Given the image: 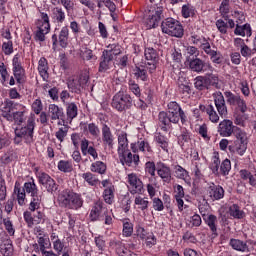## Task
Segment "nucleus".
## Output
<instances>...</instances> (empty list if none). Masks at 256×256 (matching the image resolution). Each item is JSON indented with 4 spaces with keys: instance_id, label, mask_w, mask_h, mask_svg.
I'll return each mask as SVG.
<instances>
[{
    "instance_id": "f257e3e1",
    "label": "nucleus",
    "mask_w": 256,
    "mask_h": 256,
    "mask_svg": "<svg viewBox=\"0 0 256 256\" xmlns=\"http://www.w3.org/2000/svg\"><path fill=\"white\" fill-rule=\"evenodd\" d=\"M181 122L182 125L188 123V116L176 101H170L167 104V111L158 113V125L161 130L167 132L172 127V124L177 125Z\"/></svg>"
},
{
    "instance_id": "f03ea898",
    "label": "nucleus",
    "mask_w": 256,
    "mask_h": 256,
    "mask_svg": "<svg viewBox=\"0 0 256 256\" xmlns=\"http://www.w3.org/2000/svg\"><path fill=\"white\" fill-rule=\"evenodd\" d=\"M12 71L13 75L10 77V74L7 70V67L4 63L0 65V75H1V83L4 87L15 86L16 82L18 85H23L26 82V70L21 62V58L19 54H16L12 60ZM16 79V82H15Z\"/></svg>"
},
{
    "instance_id": "7ed1b4c3",
    "label": "nucleus",
    "mask_w": 256,
    "mask_h": 256,
    "mask_svg": "<svg viewBox=\"0 0 256 256\" xmlns=\"http://www.w3.org/2000/svg\"><path fill=\"white\" fill-rule=\"evenodd\" d=\"M80 151H82V156L92 157V164H90V172L104 176L107 174V164L104 161L99 160V153L97 149L90 145V141L86 138L80 141Z\"/></svg>"
},
{
    "instance_id": "20e7f679",
    "label": "nucleus",
    "mask_w": 256,
    "mask_h": 256,
    "mask_svg": "<svg viewBox=\"0 0 256 256\" xmlns=\"http://www.w3.org/2000/svg\"><path fill=\"white\" fill-rule=\"evenodd\" d=\"M36 115L31 113L26 124L15 129V145L24 142L26 145H32L35 142Z\"/></svg>"
},
{
    "instance_id": "39448f33",
    "label": "nucleus",
    "mask_w": 256,
    "mask_h": 256,
    "mask_svg": "<svg viewBox=\"0 0 256 256\" xmlns=\"http://www.w3.org/2000/svg\"><path fill=\"white\" fill-rule=\"evenodd\" d=\"M58 205L63 209L78 211L83 207L84 199L81 193L71 189H64L58 194Z\"/></svg>"
},
{
    "instance_id": "423d86ee",
    "label": "nucleus",
    "mask_w": 256,
    "mask_h": 256,
    "mask_svg": "<svg viewBox=\"0 0 256 256\" xmlns=\"http://www.w3.org/2000/svg\"><path fill=\"white\" fill-rule=\"evenodd\" d=\"M114 213L112 209H108L105 202L98 200L94 202L92 210H90V220L92 222L104 221V225L111 226L113 225Z\"/></svg>"
},
{
    "instance_id": "0eeeda50",
    "label": "nucleus",
    "mask_w": 256,
    "mask_h": 256,
    "mask_svg": "<svg viewBox=\"0 0 256 256\" xmlns=\"http://www.w3.org/2000/svg\"><path fill=\"white\" fill-rule=\"evenodd\" d=\"M110 106L118 113H125L133 107V98L130 94L120 90L112 96Z\"/></svg>"
},
{
    "instance_id": "6e6552de",
    "label": "nucleus",
    "mask_w": 256,
    "mask_h": 256,
    "mask_svg": "<svg viewBox=\"0 0 256 256\" xmlns=\"http://www.w3.org/2000/svg\"><path fill=\"white\" fill-rule=\"evenodd\" d=\"M22 189L26 194L31 196V202L29 204V210L35 211L40 208L42 202V196L39 195V188L35 182V179L31 177V179L25 182L24 187Z\"/></svg>"
},
{
    "instance_id": "1a4fd4ad",
    "label": "nucleus",
    "mask_w": 256,
    "mask_h": 256,
    "mask_svg": "<svg viewBox=\"0 0 256 256\" xmlns=\"http://www.w3.org/2000/svg\"><path fill=\"white\" fill-rule=\"evenodd\" d=\"M161 31L174 38H182L184 36L183 25L174 18H166L161 22Z\"/></svg>"
},
{
    "instance_id": "9d476101",
    "label": "nucleus",
    "mask_w": 256,
    "mask_h": 256,
    "mask_svg": "<svg viewBox=\"0 0 256 256\" xmlns=\"http://www.w3.org/2000/svg\"><path fill=\"white\" fill-rule=\"evenodd\" d=\"M163 19V7L153 5L149 7L147 18L145 19L146 30L157 28Z\"/></svg>"
},
{
    "instance_id": "9b49d317",
    "label": "nucleus",
    "mask_w": 256,
    "mask_h": 256,
    "mask_svg": "<svg viewBox=\"0 0 256 256\" xmlns=\"http://www.w3.org/2000/svg\"><path fill=\"white\" fill-rule=\"evenodd\" d=\"M24 220L28 225V228L32 229L40 224H45L47 217L44 211L41 210V204L39 208L24 212Z\"/></svg>"
},
{
    "instance_id": "f8f14e48",
    "label": "nucleus",
    "mask_w": 256,
    "mask_h": 256,
    "mask_svg": "<svg viewBox=\"0 0 256 256\" xmlns=\"http://www.w3.org/2000/svg\"><path fill=\"white\" fill-rule=\"evenodd\" d=\"M89 81V76L85 74H80L78 76L68 77L66 80V86L70 93L80 95L82 88L87 85Z\"/></svg>"
},
{
    "instance_id": "ddd939ff",
    "label": "nucleus",
    "mask_w": 256,
    "mask_h": 256,
    "mask_svg": "<svg viewBox=\"0 0 256 256\" xmlns=\"http://www.w3.org/2000/svg\"><path fill=\"white\" fill-rule=\"evenodd\" d=\"M229 246L240 253H251L255 250L256 241L253 239L241 240L238 238H231L229 240Z\"/></svg>"
},
{
    "instance_id": "4468645a",
    "label": "nucleus",
    "mask_w": 256,
    "mask_h": 256,
    "mask_svg": "<svg viewBox=\"0 0 256 256\" xmlns=\"http://www.w3.org/2000/svg\"><path fill=\"white\" fill-rule=\"evenodd\" d=\"M156 69L157 66L154 63H144L143 65L136 66V68H134V78L141 82H148L149 74H153Z\"/></svg>"
},
{
    "instance_id": "2eb2a0df",
    "label": "nucleus",
    "mask_w": 256,
    "mask_h": 256,
    "mask_svg": "<svg viewBox=\"0 0 256 256\" xmlns=\"http://www.w3.org/2000/svg\"><path fill=\"white\" fill-rule=\"evenodd\" d=\"M58 46L66 49L69 46V28L68 26L62 27L60 33L52 34V50L56 51Z\"/></svg>"
},
{
    "instance_id": "dca6fc26",
    "label": "nucleus",
    "mask_w": 256,
    "mask_h": 256,
    "mask_svg": "<svg viewBox=\"0 0 256 256\" xmlns=\"http://www.w3.org/2000/svg\"><path fill=\"white\" fill-rule=\"evenodd\" d=\"M39 184L46 189V192L54 194L59 189V184L46 172H39L37 174Z\"/></svg>"
},
{
    "instance_id": "f3484780",
    "label": "nucleus",
    "mask_w": 256,
    "mask_h": 256,
    "mask_svg": "<svg viewBox=\"0 0 256 256\" xmlns=\"http://www.w3.org/2000/svg\"><path fill=\"white\" fill-rule=\"evenodd\" d=\"M127 182H128V190H130V194L143 195L145 193L143 181L137 175V173L132 172L128 174Z\"/></svg>"
},
{
    "instance_id": "a211bd4d",
    "label": "nucleus",
    "mask_w": 256,
    "mask_h": 256,
    "mask_svg": "<svg viewBox=\"0 0 256 256\" xmlns=\"http://www.w3.org/2000/svg\"><path fill=\"white\" fill-rule=\"evenodd\" d=\"M224 97L226 99V103L229 106H237L242 114H245L247 112V103L240 95H236L232 91L228 90L224 92Z\"/></svg>"
},
{
    "instance_id": "6ab92c4d",
    "label": "nucleus",
    "mask_w": 256,
    "mask_h": 256,
    "mask_svg": "<svg viewBox=\"0 0 256 256\" xmlns=\"http://www.w3.org/2000/svg\"><path fill=\"white\" fill-rule=\"evenodd\" d=\"M100 184H102V188H104V191H102L104 203L113 205L115 203V185L109 179L102 180Z\"/></svg>"
},
{
    "instance_id": "aec40b11",
    "label": "nucleus",
    "mask_w": 256,
    "mask_h": 256,
    "mask_svg": "<svg viewBox=\"0 0 256 256\" xmlns=\"http://www.w3.org/2000/svg\"><path fill=\"white\" fill-rule=\"evenodd\" d=\"M118 159H120V164L128 168H136L140 164L139 154H132L130 150L118 154Z\"/></svg>"
},
{
    "instance_id": "412c9836",
    "label": "nucleus",
    "mask_w": 256,
    "mask_h": 256,
    "mask_svg": "<svg viewBox=\"0 0 256 256\" xmlns=\"http://www.w3.org/2000/svg\"><path fill=\"white\" fill-rule=\"evenodd\" d=\"M189 69L191 72L197 73V74H203L207 71L213 72V66L210 63H206L200 58H194L192 57L189 60Z\"/></svg>"
},
{
    "instance_id": "4be33fe9",
    "label": "nucleus",
    "mask_w": 256,
    "mask_h": 256,
    "mask_svg": "<svg viewBox=\"0 0 256 256\" xmlns=\"http://www.w3.org/2000/svg\"><path fill=\"white\" fill-rule=\"evenodd\" d=\"M212 98L218 115L221 118H226L228 116V107L223 93L221 91H216L212 94Z\"/></svg>"
},
{
    "instance_id": "5701e85b",
    "label": "nucleus",
    "mask_w": 256,
    "mask_h": 256,
    "mask_svg": "<svg viewBox=\"0 0 256 256\" xmlns=\"http://www.w3.org/2000/svg\"><path fill=\"white\" fill-rule=\"evenodd\" d=\"M236 125L230 119H223L217 126V133L222 138H229L233 136Z\"/></svg>"
},
{
    "instance_id": "b1692460",
    "label": "nucleus",
    "mask_w": 256,
    "mask_h": 256,
    "mask_svg": "<svg viewBox=\"0 0 256 256\" xmlns=\"http://www.w3.org/2000/svg\"><path fill=\"white\" fill-rule=\"evenodd\" d=\"M110 249L116 251L118 256H138L135 252L128 249L125 244L118 238L110 239Z\"/></svg>"
},
{
    "instance_id": "393cba45",
    "label": "nucleus",
    "mask_w": 256,
    "mask_h": 256,
    "mask_svg": "<svg viewBox=\"0 0 256 256\" xmlns=\"http://www.w3.org/2000/svg\"><path fill=\"white\" fill-rule=\"evenodd\" d=\"M157 176L161 179L163 184H170L172 181L171 167L162 161H157Z\"/></svg>"
},
{
    "instance_id": "a878e982",
    "label": "nucleus",
    "mask_w": 256,
    "mask_h": 256,
    "mask_svg": "<svg viewBox=\"0 0 256 256\" xmlns=\"http://www.w3.org/2000/svg\"><path fill=\"white\" fill-rule=\"evenodd\" d=\"M48 117H50L51 121H60L63 124L66 123V114L64 112L63 107H60L57 104L48 105Z\"/></svg>"
},
{
    "instance_id": "bb28decb",
    "label": "nucleus",
    "mask_w": 256,
    "mask_h": 256,
    "mask_svg": "<svg viewBox=\"0 0 256 256\" xmlns=\"http://www.w3.org/2000/svg\"><path fill=\"white\" fill-rule=\"evenodd\" d=\"M114 142L115 136L112 133L111 128L106 123L102 124V144L107 146L108 149L113 150L115 144Z\"/></svg>"
},
{
    "instance_id": "cd10ccee",
    "label": "nucleus",
    "mask_w": 256,
    "mask_h": 256,
    "mask_svg": "<svg viewBox=\"0 0 256 256\" xmlns=\"http://www.w3.org/2000/svg\"><path fill=\"white\" fill-rule=\"evenodd\" d=\"M209 40V38L196 33H191L190 37L188 38V41L193 46L200 48L203 52L211 45Z\"/></svg>"
},
{
    "instance_id": "c85d7f7f",
    "label": "nucleus",
    "mask_w": 256,
    "mask_h": 256,
    "mask_svg": "<svg viewBox=\"0 0 256 256\" xmlns=\"http://www.w3.org/2000/svg\"><path fill=\"white\" fill-rule=\"evenodd\" d=\"M98 65V73L105 74L109 73L114 67V59H112L107 53H102V56H100Z\"/></svg>"
},
{
    "instance_id": "c756f323",
    "label": "nucleus",
    "mask_w": 256,
    "mask_h": 256,
    "mask_svg": "<svg viewBox=\"0 0 256 256\" xmlns=\"http://www.w3.org/2000/svg\"><path fill=\"white\" fill-rule=\"evenodd\" d=\"M200 110L206 114L211 123L216 124L220 121V116L213 104L200 105Z\"/></svg>"
},
{
    "instance_id": "7c9ffc66",
    "label": "nucleus",
    "mask_w": 256,
    "mask_h": 256,
    "mask_svg": "<svg viewBox=\"0 0 256 256\" xmlns=\"http://www.w3.org/2000/svg\"><path fill=\"white\" fill-rule=\"evenodd\" d=\"M203 221H204L205 225L208 226L209 230L212 233V236L217 237L218 236V226H217L218 218H217V216L214 214L204 215Z\"/></svg>"
},
{
    "instance_id": "2f4dec72",
    "label": "nucleus",
    "mask_w": 256,
    "mask_h": 256,
    "mask_svg": "<svg viewBox=\"0 0 256 256\" xmlns=\"http://www.w3.org/2000/svg\"><path fill=\"white\" fill-rule=\"evenodd\" d=\"M154 142L157 148H160L164 153H169V138L161 132H156Z\"/></svg>"
},
{
    "instance_id": "473e14b6",
    "label": "nucleus",
    "mask_w": 256,
    "mask_h": 256,
    "mask_svg": "<svg viewBox=\"0 0 256 256\" xmlns=\"http://www.w3.org/2000/svg\"><path fill=\"white\" fill-rule=\"evenodd\" d=\"M50 18H52V23L61 26L66 21V13L62 7H54L52 8Z\"/></svg>"
},
{
    "instance_id": "72a5a7b5",
    "label": "nucleus",
    "mask_w": 256,
    "mask_h": 256,
    "mask_svg": "<svg viewBox=\"0 0 256 256\" xmlns=\"http://www.w3.org/2000/svg\"><path fill=\"white\" fill-rule=\"evenodd\" d=\"M248 149V141H234L228 146L230 153H236L239 156H244Z\"/></svg>"
},
{
    "instance_id": "f704fd0d",
    "label": "nucleus",
    "mask_w": 256,
    "mask_h": 256,
    "mask_svg": "<svg viewBox=\"0 0 256 256\" xmlns=\"http://www.w3.org/2000/svg\"><path fill=\"white\" fill-rule=\"evenodd\" d=\"M209 197L212 201H220L225 197V190L221 185L212 184L209 186Z\"/></svg>"
},
{
    "instance_id": "c9c22d12",
    "label": "nucleus",
    "mask_w": 256,
    "mask_h": 256,
    "mask_svg": "<svg viewBox=\"0 0 256 256\" xmlns=\"http://www.w3.org/2000/svg\"><path fill=\"white\" fill-rule=\"evenodd\" d=\"M191 131L187 130L186 128L181 130V133L177 136V144L182 150L187 149L189 143L191 142Z\"/></svg>"
},
{
    "instance_id": "e433bc0d",
    "label": "nucleus",
    "mask_w": 256,
    "mask_h": 256,
    "mask_svg": "<svg viewBox=\"0 0 256 256\" xmlns=\"http://www.w3.org/2000/svg\"><path fill=\"white\" fill-rule=\"evenodd\" d=\"M204 53L210 58V61L215 65H221L223 62V55L220 51L212 49L211 44L207 46Z\"/></svg>"
},
{
    "instance_id": "4c0bfd02",
    "label": "nucleus",
    "mask_w": 256,
    "mask_h": 256,
    "mask_svg": "<svg viewBox=\"0 0 256 256\" xmlns=\"http://www.w3.org/2000/svg\"><path fill=\"white\" fill-rule=\"evenodd\" d=\"M228 215L236 220H242L246 217L245 211L239 204L233 203L228 206Z\"/></svg>"
},
{
    "instance_id": "58836bf2",
    "label": "nucleus",
    "mask_w": 256,
    "mask_h": 256,
    "mask_svg": "<svg viewBox=\"0 0 256 256\" xmlns=\"http://www.w3.org/2000/svg\"><path fill=\"white\" fill-rule=\"evenodd\" d=\"M220 165V153L218 151H214L212 154L211 163L209 164V169L211 173L216 177L220 176Z\"/></svg>"
},
{
    "instance_id": "ea45409f",
    "label": "nucleus",
    "mask_w": 256,
    "mask_h": 256,
    "mask_svg": "<svg viewBox=\"0 0 256 256\" xmlns=\"http://www.w3.org/2000/svg\"><path fill=\"white\" fill-rule=\"evenodd\" d=\"M234 35L240 36L242 38H250L252 36V27L251 24L245 23L243 25L236 24L234 29Z\"/></svg>"
},
{
    "instance_id": "a19ab883",
    "label": "nucleus",
    "mask_w": 256,
    "mask_h": 256,
    "mask_svg": "<svg viewBox=\"0 0 256 256\" xmlns=\"http://www.w3.org/2000/svg\"><path fill=\"white\" fill-rule=\"evenodd\" d=\"M241 180L248 182L249 186L256 188V171L251 172L248 169L239 171Z\"/></svg>"
},
{
    "instance_id": "79ce46f5",
    "label": "nucleus",
    "mask_w": 256,
    "mask_h": 256,
    "mask_svg": "<svg viewBox=\"0 0 256 256\" xmlns=\"http://www.w3.org/2000/svg\"><path fill=\"white\" fill-rule=\"evenodd\" d=\"M129 151V140L126 132L120 133L118 135V155H121Z\"/></svg>"
},
{
    "instance_id": "37998d69",
    "label": "nucleus",
    "mask_w": 256,
    "mask_h": 256,
    "mask_svg": "<svg viewBox=\"0 0 256 256\" xmlns=\"http://www.w3.org/2000/svg\"><path fill=\"white\" fill-rule=\"evenodd\" d=\"M39 13V19L36 21L37 27H43L46 31H51V22L48 13L41 10Z\"/></svg>"
},
{
    "instance_id": "c03bdc74",
    "label": "nucleus",
    "mask_w": 256,
    "mask_h": 256,
    "mask_svg": "<svg viewBox=\"0 0 256 256\" xmlns=\"http://www.w3.org/2000/svg\"><path fill=\"white\" fill-rule=\"evenodd\" d=\"M64 107H66V118L68 121H73L77 118L79 109L76 102H69Z\"/></svg>"
},
{
    "instance_id": "a18cd8bd",
    "label": "nucleus",
    "mask_w": 256,
    "mask_h": 256,
    "mask_svg": "<svg viewBox=\"0 0 256 256\" xmlns=\"http://www.w3.org/2000/svg\"><path fill=\"white\" fill-rule=\"evenodd\" d=\"M102 53L108 54L109 57L114 60V57L120 56L122 54V49L118 43H112L108 44Z\"/></svg>"
},
{
    "instance_id": "49530a36",
    "label": "nucleus",
    "mask_w": 256,
    "mask_h": 256,
    "mask_svg": "<svg viewBox=\"0 0 256 256\" xmlns=\"http://www.w3.org/2000/svg\"><path fill=\"white\" fill-rule=\"evenodd\" d=\"M14 194L17 196V201L19 206H24L27 198H26V191L21 187L20 183L16 181L15 187H14Z\"/></svg>"
},
{
    "instance_id": "de8ad7c7",
    "label": "nucleus",
    "mask_w": 256,
    "mask_h": 256,
    "mask_svg": "<svg viewBox=\"0 0 256 256\" xmlns=\"http://www.w3.org/2000/svg\"><path fill=\"white\" fill-rule=\"evenodd\" d=\"M144 57L147 62L145 64H154L157 66V58H158V53L157 51L152 48V47H147L144 49Z\"/></svg>"
},
{
    "instance_id": "09e8293b",
    "label": "nucleus",
    "mask_w": 256,
    "mask_h": 256,
    "mask_svg": "<svg viewBox=\"0 0 256 256\" xmlns=\"http://www.w3.org/2000/svg\"><path fill=\"white\" fill-rule=\"evenodd\" d=\"M84 131L88 132V134H90L94 139L99 138L101 134L99 126L94 122L88 124L84 123Z\"/></svg>"
},
{
    "instance_id": "8fccbe9b",
    "label": "nucleus",
    "mask_w": 256,
    "mask_h": 256,
    "mask_svg": "<svg viewBox=\"0 0 256 256\" xmlns=\"http://www.w3.org/2000/svg\"><path fill=\"white\" fill-rule=\"evenodd\" d=\"M174 177L179 180L185 181L189 177V172L179 164L173 165Z\"/></svg>"
},
{
    "instance_id": "3c124183",
    "label": "nucleus",
    "mask_w": 256,
    "mask_h": 256,
    "mask_svg": "<svg viewBox=\"0 0 256 256\" xmlns=\"http://www.w3.org/2000/svg\"><path fill=\"white\" fill-rule=\"evenodd\" d=\"M82 179H84V182L88 183L90 187H96L100 183L97 176L90 171L82 173Z\"/></svg>"
},
{
    "instance_id": "603ef678",
    "label": "nucleus",
    "mask_w": 256,
    "mask_h": 256,
    "mask_svg": "<svg viewBox=\"0 0 256 256\" xmlns=\"http://www.w3.org/2000/svg\"><path fill=\"white\" fill-rule=\"evenodd\" d=\"M232 170V164L231 160L228 158H225L221 163L219 167V176L227 177Z\"/></svg>"
},
{
    "instance_id": "864d4df0",
    "label": "nucleus",
    "mask_w": 256,
    "mask_h": 256,
    "mask_svg": "<svg viewBox=\"0 0 256 256\" xmlns=\"http://www.w3.org/2000/svg\"><path fill=\"white\" fill-rule=\"evenodd\" d=\"M178 93L182 96V97H190V95L192 94V88L190 85V82L186 81L185 83H182L180 80L178 82Z\"/></svg>"
},
{
    "instance_id": "5fc2aeb1",
    "label": "nucleus",
    "mask_w": 256,
    "mask_h": 256,
    "mask_svg": "<svg viewBox=\"0 0 256 256\" xmlns=\"http://www.w3.org/2000/svg\"><path fill=\"white\" fill-rule=\"evenodd\" d=\"M181 16L183 19H189L195 16V8L190 3L183 4L181 7Z\"/></svg>"
},
{
    "instance_id": "6e6d98bb",
    "label": "nucleus",
    "mask_w": 256,
    "mask_h": 256,
    "mask_svg": "<svg viewBox=\"0 0 256 256\" xmlns=\"http://www.w3.org/2000/svg\"><path fill=\"white\" fill-rule=\"evenodd\" d=\"M48 69H49L48 60L45 57H41L38 65V71L40 73V76L44 80L49 77Z\"/></svg>"
},
{
    "instance_id": "4d7b16f0",
    "label": "nucleus",
    "mask_w": 256,
    "mask_h": 256,
    "mask_svg": "<svg viewBox=\"0 0 256 256\" xmlns=\"http://www.w3.org/2000/svg\"><path fill=\"white\" fill-rule=\"evenodd\" d=\"M194 88L197 91H205V90H209V86L206 82L205 76H196L194 78Z\"/></svg>"
},
{
    "instance_id": "13d9d810",
    "label": "nucleus",
    "mask_w": 256,
    "mask_h": 256,
    "mask_svg": "<svg viewBox=\"0 0 256 256\" xmlns=\"http://www.w3.org/2000/svg\"><path fill=\"white\" fill-rule=\"evenodd\" d=\"M58 171L67 174L73 171L72 160H60L58 161Z\"/></svg>"
},
{
    "instance_id": "bf43d9fd",
    "label": "nucleus",
    "mask_w": 256,
    "mask_h": 256,
    "mask_svg": "<svg viewBox=\"0 0 256 256\" xmlns=\"http://www.w3.org/2000/svg\"><path fill=\"white\" fill-rule=\"evenodd\" d=\"M134 205H136L138 210L144 212L149 208V201L147 198L138 195L136 198H134Z\"/></svg>"
},
{
    "instance_id": "052dcab7",
    "label": "nucleus",
    "mask_w": 256,
    "mask_h": 256,
    "mask_svg": "<svg viewBox=\"0 0 256 256\" xmlns=\"http://www.w3.org/2000/svg\"><path fill=\"white\" fill-rule=\"evenodd\" d=\"M122 235L124 237H131L133 235L134 225L129 218L122 220Z\"/></svg>"
},
{
    "instance_id": "680f3d73",
    "label": "nucleus",
    "mask_w": 256,
    "mask_h": 256,
    "mask_svg": "<svg viewBox=\"0 0 256 256\" xmlns=\"http://www.w3.org/2000/svg\"><path fill=\"white\" fill-rule=\"evenodd\" d=\"M128 91L135 95L136 98H141L142 96L140 85L133 79L128 80Z\"/></svg>"
},
{
    "instance_id": "e2e57ef3",
    "label": "nucleus",
    "mask_w": 256,
    "mask_h": 256,
    "mask_svg": "<svg viewBox=\"0 0 256 256\" xmlns=\"http://www.w3.org/2000/svg\"><path fill=\"white\" fill-rule=\"evenodd\" d=\"M51 30H47L45 27L37 26V31L35 32L34 39L36 42H45L46 35H48Z\"/></svg>"
},
{
    "instance_id": "0e129e2a",
    "label": "nucleus",
    "mask_w": 256,
    "mask_h": 256,
    "mask_svg": "<svg viewBox=\"0 0 256 256\" xmlns=\"http://www.w3.org/2000/svg\"><path fill=\"white\" fill-rule=\"evenodd\" d=\"M26 114H27V111L25 107H23L21 111L14 112L13 118H14L15 124L18 126H21L27 120Z\"/></svg>"
},
{
    "instance_id": "69168bd1",
    "label": "nucleus",
    "mask_w": 256,
    "mask_h": 256,
    "mask_svg": "<svg viewBox=\"0 0 256 256\" xmlns=\"http://www.w3.org/2000/svg\"><path fill=\"white\" fill-rule=\"evenodd\" d=\"M138 150L145 155H152L154 153L150 143L147 140L138 141Z\"/></svg>"
},
{
    "instance_id": "338daca9",
    "label": "nucleus",
    "mask_w": 256,
    "mask_h": 256,
    "mask_svg": "<svg viewBox=\"0 0 256 256\" xmlns=\"http://www.w3.org/2000/svg\"><path fill=\"white\" fill-rule=\"evenodd\" d=\"M144 172L150 177H155L157 172V163L154 161H146L144 164Z\"/></svg>"
},
{
    "instance_id": "774afa93",
    "label": "nucleus",
    "mask_w": 256,
    "mask_h": 256,
    "mask_svg": "<svg viewBox=\"0 0 256 256\" xmlns=\"http://www.w3.org/2000/svg\"><path fill=\"white\" fill-rule=\"evenodd\" d=\"M0 252L3 256H13L14 246L12 242L2 244L0 247Z\"/></svg>"
}]
</instances>
